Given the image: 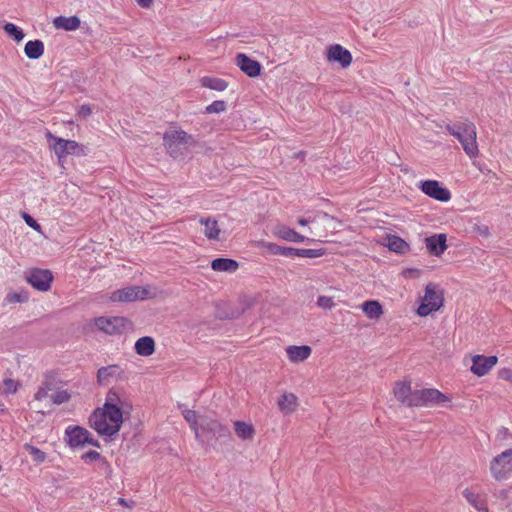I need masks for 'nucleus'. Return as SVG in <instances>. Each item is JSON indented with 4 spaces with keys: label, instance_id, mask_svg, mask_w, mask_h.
I'll return each instance as SVG.
<instances>
[{
    "label": "nucleus",
    "instance_id": "16",
    "mask_svg": "<svg viewBox=\"0 0 512 512\" xmlns=\"http://www.w3.org/2000/svg\"><path fill=\"white\" fill-rule=\"evenodd\" d=\"M236 64L242 72L249 77H257L261 71V65L258 61L249 58L246 54L239 53L236 56Z\"/></svg>",
    "mask_w": 512,
    "mask_h": 512
},
{
    "label": "nucleus",
    "instance_id": "57",
    "mask_svg": "<svg viewBox=\"0 0 512 512\" xmlns=\"http://www.w3.org/2000/svg\"><path fill=\"white\" fill-rule=\"evenodd\" d=\"M410 272H416V273H418V270H417V269H414V270H410Z\"/></svg>",
    "mask_w": 512,
    "mask_h": 512
},
{
    "label": "nucleus",
    "instance_id": "39",
    "mask_svg": "<svg viewBox=\"0 0 512 512\" xmlns=\"http://www.w3.org/2000/svg\"><path fill=\"white\" fill-rule=\"evenodd\" d=\"M19 387V383L11 378L4 379L3 381V393L13 394L16 393Z\"/></svg>",
    "mask_w": 512,
    "mask_h": 512
},
{
    "label": "nucleus",
    "instance_id": "37",
    "mask_svg": "<svg viewBox=\"0 0 512 512\" xmlns=\"http://www.w3.org/2000/svg\"><path fill=\"white\" fill-rule=\"evenodd\" d=\"M24 447H25V450L33 458L34 461H36L38 463L45 461L46 454L43 451H41L37 447L29 445V444H26Z\"/></svg>",
    "mask_w": 512,
    "mask_h": 512
},
{
    "label": "nucleus",
    "instance_id": "13",
    "mask_svg": "<svg viewBox=\"0 0 512 512\" xmlns=\"http://www.w3.org/2000/svg\"><path fill=\"white\" fill-rule=\"evenodd\" d=\"M394 395L396 399L401 402L402 404L408 406V407H414V401L416 397V390L411 389V383L410 382H396L394 389H393Z\"/></svg>",
    "mask_w": 512,
    "mask_h": 512
},
{
    "label": "nucleus",
    "instance_id": "38",
    "mask_svg": "<svg viewBox=\"0 0 512 512\" xmlns=\"http://www.w3.org/2000/svg\"><path fill=\"white\" fill-rule=\"evenodd\" d=\"M71 398V395L67 390L56 391L51 395L52 402L56 405H60L62 403L68 402Z\"/></svg>",
    "mask_w": 512,
    "mask_h": 512
},
{
    "label": "nucleus",
    "instance_id": "25",
    "mask_svg": "<svg viewBox=\"0 0 512 512\" xmlns=\"http://www.w3.org/2000/svg\"><path fill=\"white\" fill-rule=\"evenodd\" d=\"M361 308L365 315L370 319H378L383 314L382 305L377 300H368L365 301Z\"/></svg>",
    "mask_w": 512,
    "mask_h": 512
},
{
    "label": "nucleus",
    "instance_id": "27",
    "mask_svg": "<svg viewBox=\"0 0 512 512\" xmlns=\"http://www.w3.org/2000/svg\"><path fill=\"white\" fill-rule=\"evenodd\" d=\"M276 234L284 240L296 243L303 242L306 239L303 235L299 234L295 230L287 228L285 226L278 227Z\"/></svg>",
    "mask_w": 512,
    "mask_h": 512
},
{
    "label": "nucleus",
    "instance_id": "5",
    "mask_svg": "<svg viewBox=\"0 0 512 512\" xmlns=\"http://www.w3.org/2000/svg\"><path fill=\"white\" fill-rule=\"evenodd\" d=\"M312 224H314V228L311 229V233L319 237H326L328 232L334 233L341 226V222L337 218L324 212L317 213L312 218Z\"/></svg>",
    "mask_w": 512,
    "mask_h": 512
},
{
    "label": "nucleus",
    "instance_id": "8",
    "mask_svg": "<svg viewBox=\"0 0 512 512\" xmlns=\"http://www.w3.org/2000/svg\"><path fill=\"white\" fill-rule=\"evenodd\" d=\"M512 449H507L500 455L494 457L490 464V471L496 480L507 478L512 471Z\"/></svg>",
    "mask_w": 512,
    "mask_h": 512
},
{
    "label": "nucleus",
    "instance_id": "50",
    "mask_svg": "<svg viewBox=\"0 0 512 512\" xmlns=\"http://www.w3.org/2000/svg\"><path fill=\"white\" fill-rule=\"evenodd\" d=\"M269 251L274 255H283V248L277 244L269 243L267 245Z\"/></svg>",
    "mask_w": 512,
    "mask_h": 512
},
{
    "label": "nucleus",
    "instance_id": "45",
    "mask_svg": "<svg viewBox=\"0 0 512 512\" xmlns=\"http://www.w3.org/2000/svg\"><path fill=\"white\" fill-rule=\"evenodd\" d=\"M41 386L47 391H53L55 389L54 381L51 377L46 376L45 380L42 382Z\"/></svg>",
    "mask_w": 512,
    "mask_h": 512
},
{
    "label": "nucleus",
    "instance_id": "44",
    "mask_svg": "<svg viewBox=\"0 0 512 512\" xmlns=\"http://www.w3.org/2000/svg\"><path fill=\"white\" fill-rule=\"evenodd\" d=\"M165 145H166L167 151L169 152V154L172 157H174V158L178 157L179 149H178L177 144L170 142V141H165Z\"/></svg>",
    "mask_w": 512,
    "mask_h": 512
},
{
    "label": "nucleus",
    "instance_id": "47",
    "mask_svg": "<svg viewBox=\"0 0 512 512\" xmlns=\"http://www.w3.org/2000/svg\"><path fill=\"white\" fill-rule=\"evenodd\" d=\"M499 377L503 380L509 381L512 383V370L508 368L501 369L499 371Z\"/></svg>",
    "mask_w": 512,
    "mask_h": 512
},
{
    "label": "nucleus",
    "instance_id": "19",
    "mask_svg": "<svg viewBox=\"0 0 512 512\" xmlns=\"http://www.w3.org/2000/svg\"><path fill=\"white\" fill-rule=\"evenodd\" d=\"M312 349L310 346H288L286 353L291 362L297 363L306 360L311 355Z\"/></svg>",
    "mask_w": 512,
    "mask_h": 512
},
{
    "label": "nucleus",
    "instance_id": "20",
    "mask_svg": "<svg viewBox=\"0 0 512 512\" xmlns=\"http://www.w3.org/2000/svg\"><path fill=\"white\" fill-rule=\"evenodd\" d=\"M53 25L56 29L75 31L80 27L81 21L80 18L77 16H58L53 20Z\"/></svg>",
    "mask_w": 512,
    "mask_h": 512
},
{
    "label": "nucleus",
    "instance_id": "11",
    "mask_svg": "<svg viewBox=\"0 0 512 512\" xmlns=\"http://www.w3.org/2000/svg\"><path fill=\"white\" fill-rule=\"evenodd\" d=\"M28 283L39 291H48L53 281V275L50 270L47 269H33L26 276Z\"/></svg>",
    "mask_w": 512,
    "mask_h": 512
},
{
    "label": "nucleus",
    "instance_id": "22",
    "mask_svg": "<svg viewBox=\"0 0 512 512\" xmlns=\"http://www.w3.org/2000/svg\"><path fill=\"white\" fill-rule=\"evenodd\" d=\"M135 351L140 356H150L155 351V342L153 338L144 336L139 338L135 343Z\"/></svg>",
    "mask_w": 512,
    "mask_h": 512
},
{
    "label": "nucleus",
    "instance_id": "49",
    "mask_svg": "<svg viewBox=\"0 0 512 512\" xmlns=\"http://www.w3.org/2000/svg\"><path fill=\"white\" fill-rule=\"evenodd\" d=\"M24 220L25 222L33 229L39 230L40 225L37 223V221L31 217L29 214H24Z\"/></svg>",
    "mask_w": 512,
    "mask_h": 512
},
{
    "label": "nucleus",
    "instance_id": "40",
    "mask_svg": "<svg viewBox=\"0 0 512 512\" xmlns=\"http://www.w3.org/2000/svg\"><path fill=\"white\" fill-rule=\"evenodd\" d=\"M226 103L224 101H214L209 106L206 107L207 113H220L225 111Z\"/></svg>",
    "mask_w": 512,
    "mask_h": 512
},
{
    "label": "nucleus",
    "instance_id": "33",
    "mask_svg": "<svg viewBox=\"0 0 512 512\" xmlns=\"http://www.w3.org/2000/svg\"><path fill=\"white\" fill-rule=\"evenodd\" d=\"M184 419L190 424L191 428L194 430L197 438H200V428L198 427L197 414L194 410L185 409L183 411Z\"/></svg>",
    "mask_w": 512,
    "mask_h": 512
},
{
    "label": "nucleus",
    "instance_id": "9",
    "mask_svg": "<svg viewBox=\"0 0 512 512\" xmlns=\"http://www.w3.org/2000/svg\"><path fill=\"white\" fill-rule=\"evenodd\" d=\"M46 136L48 140L55 142L53 150L59 159L70 154H82L84 152L83 147L76 141L56 137L51 132H48Z\"/></svg>",
    "mask_w": 512,
    "mask_h": 512
},
{
    "label": "nucleus",
    "instance_id": "43",
    "mask_svg": "<svg viewBox=\"0 0 512 512\" xmlns=\"http://www.w3.org/2000/svg\"><path fill=\"white\" fill-rule=\"evenodd\" d=\"M321 254L315 249H299L298 257L314 258Z\"/></svg>",
    "mask_w": 512,
    "mask_h": 512
},
{
    "label": "nucleus",
    "instance_id": "18",
    "mask_svg": "<svg viewBox=\"0 0 512 512\" xmlns=\"http://www.w3.org/2000/svg\"><path fill=\"white\" fill-rule=\"evenodd\" d=\"M121 374V369L117 365L101 367L97 372V382L100 385L107 386Z\"/></svg>",
    "mask_w": 512,
    "mask_h": 512
},
{
    "label": "nucleus",
    "instance_id": "35",
    "mask_svg": "<svg viewBox=\"0 0 512 512\" xmlns=\"http://www.w3.org/2000/svg\"><path fill=\"white\" fill-rule=\"evenodd\" d=\"M29 299V294L25 291H20V292H9L6 297H5V301L7 303H23V302H27Z\"/></svg>",
    "mask_w": 512,
    "mask_h": 512
},
{
    "label": "nucleus",
    "instance_id": "30",
    "mask_svg": "<svg viewBox=\"0 0 512 512\" xmlns=\"http://www.w3.org/2000/svg\"><path fill=\"white\" fill-rule=\"evenodd\" d=\"M201 84L203 87L216 91H224L227 88V82L225 80L214 77H203Z\"/></svg>",
    "mask_w": 512,
    "mask_h": 512
},
{
    "label": "nucleus",
    "instance_id": "2",
    "mask_svg": "<svg viewBox=\"0 0 512 512\" xmlns=\"http://www.w3.org/2000/svg\"><path fill=\"white\" fill-rule=\"evenodd\" d=\"M447 132L455 137L461 144L469 158L479 155L476 126L469 120L449 122L445 125Z\"/></svg>",
    "mask_w": 512,
    "mask_h": 512
},
{
    "label": "nucleus",
    "instance_id": "52",
    "mask_svg": "<svg viewBox=\"0 0 512 512\" xmlns=\"http://www.w3.org/2000/svg\"><path fill=\"white\" fill-rule=\"evenodd\" d=\"M195 144H196L195 138L192 135H189L188 133H186L184 145L191 146V145H195Z\"/></svg>",
    "mask_w": 512,
    "mask_h": 512
},
{
    "label": "nucleus",
    "instance_id": "42",
    "mask_svg": "<svg viewBox=\"0 0 512 512\" xmlns=\"http://www.w3.org/2000/svg\"><path fill=\"white\" fill-rule=\"evenodd\" d=\"M317 305L323 309H330L333 305V296H319Z\"/></svg>",
    "mask_w": 512,
    "mask_h": 512
},
{
    "label": "nucleus",
    "instance_id": "3",
    "mask_svg": "<svg viewBox=\"0 0 512 512\" xmlns=\"http://www.w3.org/2000/svg\"><path fill=\"white\" fill-rule=\"evenodd\" d=\"M443 305V293L439 286L434 283L426 285L425 294L422 298L421 305L417 309L420 317H426L431 312L437 311Z\"/></svg>",
    "mask_w": 512,
    "mask_h": 512
},
{
    "label": "nucleus",
    "instance_id": "24",
    "mask_svg": "<svg viewBox=\"0 0 512 512\" xmlns=\"http://www.w3.org/2000/svg\"><path fill=\"white\" fill-rule=\"evenodd\" d=\"M24 53L29 59H39L44 54L43 42L41 40L28 41L25 44Z\"/></svg>",
    "mask_w": 512,
    "mask_h": 512
},
{
    "label": "nucleus",
    "instance_id": "29",
    "mask_svg": "<svg viewBox=\"0 0 512 512\" xmlns=\"http://www.w3.org/2000/svg\"><path fill=\"white\" fill-rule=\"evenodd\" d=\"M387 247L393 252L404 254L408 250V244L400 237L392 235L387 238Z\"/></svg>",
    "mask_w": 512,
    "mask_h": 512
},
{
    "label": "nucleus",
    "instance_id": "10",
    "mask_svg": "<svg viewBox=\"0 0 512 512\" xmlns=\"http://www.w3.org/2000/svg\"><path fill=\"white\" fill-rule=\"evenodd\" d=\"M199 430L200 438H206L207 441L212 438L218 439L229 436V430L226 427L219 421L207 417L201 418Z\"/></svg>",
    "mask_w": 512,
    "mask_h": 512
},
{
    "label": "nucleus",
    "instance_id": "31",
    "mask_svg": "<svg viewBox=\"0 0 512 512\" xmlns=\"http://www.w3.org/2000/svg\"><path fill=\"white\" fill-rule=\"evenodd\" d=\"M235 432L243 440L251 439L254 434V428L252 425L247 424L245 422L236 421L235 424Z\"/></svg>",
    "mask_w": 512,
    "mask_h": 512
},
{
    "label": "nucleus",
    "instance_id": "54",
    "mask_svg": "<svg viewBox=\"0 0 512 512\" xmlns=\"http://www.w3.org/2000/svg\"><path fill=\"white\" fill-rule=\"evenodd\" d=\"M298 223H299L300 225H302V226H306V225H308V224L312 223V218H300V219L298 220Z\"/></svg>",
    "mask_w": 512,
    "mask_h": 512
},
{
    "label": "nucleus",
    "instance_id": "28",
    "mask_svg": "<svg viewBox=\"0 0 512 512\" xmlns=\"http://www.w3.org/2000/svg\"><path fill=\"white\" fill-rule=\"evenodd\" d=\"M463 495L466 500L479 512H488V508L482 501L479 495L475 494L469 489L463 491Z\"/></svg>",
    "mask_w": 512,
    "mask_h": 512
},
{
    "label": "nucleus",
    "instance_id": "55",
    "mask_svg": "<svg viewBox=\"0 0 512 512\" xmlns=\"http://www.w3.org/2000/svg\"><path fill=\"white\" fill-rule=\"evenodd\" d=\"M93 320L101 321V320H110V319L104 318V317H97V318H94ZM111 320H125V319L123 317H113Z\"/></svg>",
    "mask_w": 512,
    "mask_h": 512
},
{
    "label": "nucleus",
    "instance_id": "46",
    "mask_svg": "<svg viewBox=\"0 0 512 512\" xmlns=\"http://www.w3.org/2000/svg\"><path fill=\"white\" fill-rule=\"evenodd\" d=\"M91 114H92V109L89 105L84 104V105L80 106L79 111H78V115L80 117L87 118Z\"/></svg>",
    "mask_w": 512,
    "mask_h": 512
},
{
    "label": "nucleus",
    "instance_id": "53",
    "mask_svg": "<svg viewBox=\"0 0 512 512\" xmlns=\"http://www.w3.org/2000/svg\"><path fill=\"white\" fill-rule=\"evenodd\" d=\"M137 3L143 8H149L153 0H136Z\"/></svg>",
    "mask_w": 512,
    "mask_h": 512
},
{
    "label": "nucleus",
    "instance_id": "32",
    "mask_svg": "<svg viewBox=\"0 0 512 512\" xmlns=\"http://www.w3.org/2000/svg\"><path fill=\"white\" fill-rule=\"evenodd\" d=\"M5 33L13 38L16 42H20L24 39V32L18 26L13 23H6L3 27Z\"/></svg>",
    "mask_w": 512,
    "mask_h": 512
},
{
    "label": "nucleus",
    "instance_id": "6",
    "mask_svg": "<svg viewBox=\"0 0 512 512\" xmlns=\"http://www.w3.org/2000/svg\"><path fill=\"white\" fill-rule=\"evenodd\" d=\"M65 439L70 447L76 448L90 444L99 447V442L91 437L88 430L80 426H68L65 431Z\"/></svg>",
    "mask_w": 512,
    "mask_h": 512
},
{
    "label": "nucleus",
    "instance_id": "48",
    "mask_svg": "<svg viewBox=\"0 0 512 512\" xmlns=\"http://www.w3.org/2000/svg\"><path fill=\"white\" fill-rule=\"evenodd\" d=\"M49 392H47L41 385L39 386L37 392L34 395V399L36 401H42L43 399L48 397Z\"/></svg>",
    "mask_w": 512,
    "mask_h": 512
},
{
    "label": "nucleus",
    "instance_id": "26",
    "mask_svg": "<svg viewBox=\"0 0 512 512\" xmlns=\"http://www.w3.org/2000/svg\"><path fill=\"white\" fill-rule=\"evenodd\" d=\"M296 406L297 397L292 393H285L278 400V407L285 414L292 413L296 409Z\"/></svg>",
    "mask_w": 512,
    "mask_h": 512
},
{
    "label": "nucleus",
    "instance_id": "17",
    "mask_svg": "<svg viewBox=\"0 0 512 512\" xmlns=\"http://www.w3.org/2000/svg\"><path fill=\"white\" fill-rule=\"evenodd\" d=\"M425 243L430 254L434 256H440L447 249L445 234H435L427 237Z\"/></svg>",
    "mask_w": 512,
    "mask_h": 512
},
{
    "label": "nucleus",
    "instance_id": "15",
    "mask_svg": "<svg viewBox=\"0 0 512 512\" xmlns=\"http://www.w3.org/2000/svg\"><path fill=\"white\" fill-rule=\"evenodd\" d=\"M472 362L471 371L477 376H484L496 365L497 357L475 355Z\"/></svg>",
    "mask_w": 512,
    "mask_h": 512
},
{
    "label": "nucleus",
    "instance_id": "51",
    "mask_svg": "<svg viewBox=\"0 0 512 512\" xmlns=\"http://www.w3.org/2000/svg\"><path fill=\"white\" fill-rule=\"evenodd\" d=\"M298 252H299L298 248H292V247H284L283 248V256H287V257L297 256L298 257Z\"/></svg>",
    "mask_w": 512,
    "mask_h": 512
},
{
    "label": "nucleus",
    "instance_id": "56",
    "mask_svg": "<svg viewBox=\"0 0 512 512\" xmlns=\"http://www.w3.org/2000/svg\"><path fill=\"white\" fill-rule=\"evenodd\" d=\"M118 503H119L120 505H123V506H126V505H127V502H126V500H125L124 498H119V499H118Z\"/></svg>",
    "mask_w": 512,
    "mask_h": 512
},
{
    "label": "nucleus",
    "instance_id": "1",
    "mask_svg": "<svg viewBox=\"0 0 512 512\" xmlns=\"http://www.w3.org/2000/svg\"><path fill=\"white\" fill-rule=\"evenodd\" d=\"M122 410L115 404L107 401L102 409H96L89 418L90 426L98 434L112 436L116 434L122 425Z\"/></svg>",
    "mask_w": 512,
    "mask_h": 512
},
{
    "label": "nucleus",
    "instance_id": "34",
    "mask_svg": "<svg viewBox=\"0 0 512 512\" xmlns=\"http://www.w3.org/2000/svg\"><path fill=\"white\" fill-rule=\"evenodd\" d=\"M186 132L183 130H172L164 134V141H170L175 144H183L185 141Z\"/></svg>",
    "mask_w": 512,
    "mask_h": 512
},
{
    "label": "nucleus",
    "instance_id": "12",
    "mask_svg": "<svg viewBox=\"0 0 512 512\" xmlns=\"http://www.w3.org/2000/svg\"><path fill=\"white\" fill-rule=\"evenodd\" d=\"M421 190L429 197L441 201L447 202L451 199V193L448 189L440 186L436 180H426L421 183Z\"/></svg>",
    "mask_w": 512,
    "mask_h": 512
},
{
    "label": "nucleus",
    "instance_id": "21",
    "mask_svg": "<svg viewBox=\"0 0 512 512\" xmlns=\"http://www.w3.org/2000/svg\"><path fill=\"white\" fill-rule=\"evenodd\" d=\"M211 268L218 272L233 273L239 268L237 261L229 258H216L211 263Z\"/></svg>",
    "mask_w": 512,
    "mask_h": 512
},
{
    "label": "nucleus",
    "instance_id": "7",
    "mask_svg": "<svg viewBox=\"0 0 512 512\" xmlns=\"http://www.w3.org/2000/svg\"><path fill=\"white\" fill-rule=\"evenodd\" d=\"M449 402L446 395L441 393L437 389L427 388L416 390V397L414 401V407H431L435 405L445 406Z\"/></svg>",
    "mask_w": 512,
    "mask_h": 512
},
{
    "label": "nucleus",
    "instance_id": "4",
    "mask_svg": "<svg viewBox=\"0 0 512 512\" xmlns=\"http://www.w3.org/2000/svg\"><path fill=\"white\" fill-rule=\"evenodd\" d=\"M155 296V290L150 287L130 286L114 291L110 299L113 302H132L145 300Z\"/></svg>",
    "mask_w": 512,
    "mask_h": 512
},
{
    "label": "nucleus",
    "instance_id": "14",
    "mask_svg": "<svg viewBox=\"0 0 512 512\" xmlns=\"http://www.w3.org/2000/svg\"><path fill=\"white\" fill-rule=\"evenodd\" d=\"M327 60L329 62H338L343 68H347L352 62V55L341 45L335 44L328 48Z\"/></svg>",
    "mask_w": 512,
    "mask_h": 512
},
{
    "label": "nucleus",
    "instance_id": "23",
    "mask_svg": "<svg viewBox=\"0 0 512 512\" xmlns=\"http://www.w3.org/2000/svg\"><path fill=\"white\" fill-rule=\"evenodd\" d=\"M199 222L205 226L204 235L209 240H218L220 235V228L217 221L214 218H200Z\"/></svg>",
    "mask_w": 512,
    "mask_h": 512
},
{
    "label": "nucleus",
    "instance_id": "36",
    "mask_svg": "<svg viewBox=\"0 0 512 512\" xmlns=\"http://www.w3.org/2000/svg\"><path fill=\"white\" fill-rule=\"evenodd\" d=\"M95 325L97 329L108 335H114L120 331L115 322H95Z\"/></svg>",
    "mask_w": 512,
    "mask_h": 512
},
{
    "label": "nucleus",
    "instance_id": "41",
    "mask_svg": "<svg viewBox=\"0 0 512 512\" xmlns=\"http://www.w3.org/2000/svg\"><path fill=\"white\" fill-rule=\"evenodd\" d=\"M82 459L86 462H94L97 460H102L104 464H107V462L102 458L101 454L94 450H91V451L83 454Z\"/></svg>",
    "mask_w": 512,
    "mask_h": 512
}]
</instances>
